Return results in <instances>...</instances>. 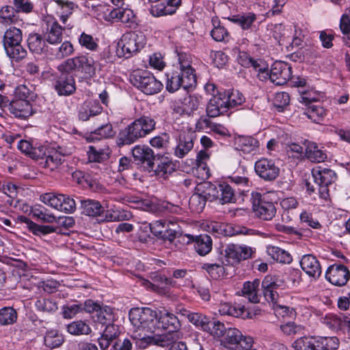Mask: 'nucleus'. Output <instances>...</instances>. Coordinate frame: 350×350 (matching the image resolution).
<instances>
[{"label":"nucleus","instance_id":"9","mask_svg":"<svg viewBox=\"0 0 350 350\" xmlns=\"http://www.w3.org/2000/svg\"><path fill=\"white\" fill-rule=\"evenodd\" d=\"M252 208L255 215L264 220H271L276 213L274 204L269 200L267 194L261 195L255 192L252 193Z\"/></svg>","mask_w":350,"mask_h":350},{"label":"nucleus","instance_id":"12","mask_svg":"<svg viewBox=\"0 0 350 350\" xmlns=\"http://www.w3.org/2000/svg\"><path fill=\"white\" fill-rule=\"evenodd\" d=\"M199 98L197 96H191L188 92L183 98H180L173 102L172 105V114L174 118L178 116H190L197 110L199 105Z\"/></svg>","mask_w":350,"mask_h":350},{"label":"nucleus","instance_id":"32","mask_svg":"<svg viewBox=\"0 0 350 350\" xmlns=\"http://www.w3.org/2000/svg\"><path fill=\"white\" fill-rule=\"evenodd\" d=\"M23 154L33 160L42 159L46 154L45 148L33 144L32 140L23 139Z\"/></svg>","mask_w":350,"mask_h":350},{"label":"nucleus","instance_id":"5","mask_svg":"<svg viewBox=\"0 0 350 350\" xmlns=\"http://www.w3.org/2000/svg\"><path fill=\"white\" fill-rule=\"evenodd\" d=\"M312 175L315 184L318 186L319 199L327 201L329 198L328 187L336 181V172L329 168L317 166L312 170Z\"/></svg>","mask_w":350,"mask_h":350},{"label":"nucleus","instance_id":"22","mask_svg":"<svg viewBox=\"0 0 350 350\" xmlns=\"http://www.w3.org/2000/svg\"><path fill=\"white\" fill-rule=\"evenodd\" d=\"M15 8L11 6H5L0 10V23L2 24L9 25L16 23L19 20L17 14L22 10V0H13Z\"/></svg>","mask_w":350,"mask_h":350},{"label":"nucleus","instance_id":"62","mask_svg":"<svg viewBox=\"0 0 350 350\" xmlns=\"http://www.w3.org/2000/svg\"><path fill=\"white\" fill-rule=\"evenodd\" d=\"M149 226L151 232L154 236L161 238L169 227V224L163 220H157L150 223Z\"/></svg>","mask_w":350,"mask_h":350},{"label":"nucleus","instance_id":"10","mask_svg":"<svg viewBox=\"0 0 350 350\" xmlns=\"http://www.w3.org/2000/svg\"><path fill=\"white\" fill-rule=\"evenodd\" d=\"M180 64V75H172L169 78L167 75L166 88H195L197 85V78L194 73L195 70L191 66H184Z\"/></svg>","mask_w":350,"mask_h":350},{"label":"nucleus","instance_id":"55","mask_svg":"<svg viewBox=\"0 0 350 350\" xmlns=\"http://www.w3.org/2000/svg\"><path fill=\"white\" fill-rule=\"evenodd\" d=\"M202 268L215 280L219 279L224 274V268L218 263H204Z\"/></svg>","mask_w":350,"mask_h":350},{"label":"nucleus","instance_id":"39","mask_svg":"<svg viewBox=\"0 0 350 350\" xmlns=\"http://www.w3.org/2000/svg\"><path fill=\"white\" fill-rule=\"evenodd\" d=\"M67 331L72 335H88L92 329L88 324L83 321H75L67 325Z\"/></svg>","mask_w":350,"mask_h":350},{"label":"nucleus","instance_id":"4","mask_svg":"<svg viewBox=\"0 0 350 350\" xmlns=\"http://www.w3.org/2000/svg\"><path fill=\"white\" fill-rule=\"evenodd\" d=\"M22 31L19 27H12L6 31L4 35V47L13 66H20L22 56Z\"/></svg>","mask_w":350,"mask_h":350},{"label":"nucleus","instance_id":"52","mask_svg":"<svg viewBox=\"0 0 350 350\" xmlns=\"http://www.w3.org/2000/svg\"><path fill=\"white\" fill-rule=\"evenodd\" d=\"M36 308L42 312H54L57 310V303L51 299L42 298L35 304Z\"/></svg>","mask_w":350,"mask_h":350},{"label":"nucleus","instance_id":"49","mask_svg":"<svg viewBox=\"0 0 350 350\" xmlns=\"http://www.w3.org/2000/svg\"><path fill=\"white\" fill-rule=\"evenodd\" d=\"M27 42L29 50L36 53H40L44 45L42 36L38 33L29 35Z\"/></svg>","mask_w":350,"mask_h":350},{"label":"nucleus","instance_id":"45","mask_svg":"<svg viewBox=\"0 0 350 350\" xmlns=\"http://www.w3.org/2000/svg\"><path fill=\"white\" fill-rule=\"evenodd\" d=\"M88 154L90 161L100 163L109 159L110 151L109 148L97 149L94 146H90Z\"/></svg>","mask_w":350,"mask_h":350},{"label":"nucleus","instance_id":"28","mask_svg":"<svg viewBox=\"0 0 350 350\" xmlns=\"http://www.w3.org/2000/svg\"><path fill=\"white\" fill-rule=\"evenodd\" d=\"M133 155L135 161L141 163H146L150 167H152L154 160L153 150L146 146H136L133 149Z\"/></svg>","mask_w":350,"mask_h":350},{"label":"nucleus","instance_id":"1","mask_svg":"<svg viewBox=\"0 0 350 350\" xmlns=\"http://www.w3.org/2000/svg\"><path fill=\"white\" fill-rule=\"evenodd\" d=\"M129 319L136 332L142 329L153 333L157 329H163L178 334L181 326L177 317L166 309L133 308L129 312Z\"/></svg>","mask_w":350,"mask_h":350},{"label":"nucleus","instance_id":"46","mask_svg":"<svg viewBox=\"0 0 350 350\" xmlns=\"http://www.w3.org/2000/svg\"><path fill=\"white\" fill-rule=\"evenodd\" d=\"M17 313L12 307H4L0 309V325L13 324L16 321Z\"/></svg>","mask_w":350,"mask_h":350},{"label":"nucleus","instance_id":"24","mask_svg":"<svg viewBox=\"0 0 350 350\" xmlns=\"http://www.w3.org/2000/svg\"><path fill=\"white\" fill-rule=\"evenodd\" d=\"M180 3L181 0H167L166 3L162 2L152 6L150 13L157 17L173 14Z\"/></svg>","mask_w":350,"mask_h":350},{"label":"nucleus","instance_id":"44","mask_svg":"<svg viewBox=\"0 0 350 350\" xmlns=\"http://www.w3.org/2000/svg\"><path fill=\"white\" fill-rule=\"evenodd\" d=\"M238 62L242 66L245 68H256L257 66H265V62L262 59H254L252 57L250 56L249 54H247L245 51H241L239 53L238 57H237Z\"/></svg>","mask_w":350,"mask_h":350},{"label":"nucleus","instance_id":"58","mask_svg":"<svg viewBox=\"0 0 350 350\" xmlns=\"http://www.w3.org/2000/svg\"><path fill=\"white\" fill-rule=\"evenodd\" d=\"M282 332L288 336L301 334L304 333V327L301 325H297L294 322H288L280 325Z\"/></svg>","mask_w":350,"mask_h":350},{"label":"nucleus","instance_id":"48","mask_svg":"<svg viewBox=\"0 0 350 350\" xmlns=\"http://www.w3.org/2000/svg\"><path fill=\"white\" fill-rule=\"evenodd\" d=\"M290 96L287 92H280L275 94L273 103L278 112H283L284 109L289 105Z\"/></svg>","mask_w":350,"mask_h":350},{"label":"nucleus","instance_id":"63","mask_svg":"<svg viewBox=\"0 0 350 350\" xmlns=\"http://www.w3.org/2000/svg\"><path fill=\"white\" fill-rule=\"evenodd\" d=\"M96 321L103 325L107 323V321H110L111 317V309L108 306H100V309L96 310Z\"/></svg>","mask_w":350,"mask_h":350},{"label":"nucleus","instance_id":"17","mask_svg":"<svg viewBox=\"0 0 350 350\" xmlns=\"http://www.w3.org/2000/svg\"><path fill=\"white\" fill-rule=\"evenodd\" d=\"M325 279L334 286H343L350 279V271L346 266L335 263L327 268Z\"/></svg>","mask_w":350,"mask_h":350},{"label":"nucleus","instance_id":"16","mask_svg":"<svg viewBox=\"0 0 350 350\" xmlns=\"http://www.w3.org/2000/svg\"><path fill=\"white\" fill-rule=\"evenodd\" d=\"M94 61L85 55L77 56L73 58L67 59L59 64L58 70H79L90 74L93 70Z\"/></svg>","mask_w":350,"mask_h":350},{"label":"nucleus","instance_id":"19","mask_svg":"<svg viewBox=\"0 0 350 350\" xmlns=\"http://www.w3.org/2000/svg\"><path fill=\"white\" fill-rule=\"evenodd\" d=\"M23 213L31 216L33 219L44 223H53L56 221V217L50 213L44 206L40 204L29 206L23 204Z\"/></svg>","mask_w":350,"mask_h":350},{"label":"nucleus","instance_id":"25","mask_svg":"<svg viewBox=\"0 0 350 350\" xmlns=\"http://www.w3.org/2000/svg\"><path fill=\"white\" fill-rule=\"evenodd\" d=\"M81 208L83 214L92 217L100 216L105 212V208L100 202L93 199L81 200Z\"/></svg>","mask_w":350,"mask_h":350},{"label":"nucleus","instance_id":"53","mask_svg":"<svg viewBox=\"0 0 350 350\" xmlns=\"http://www.w3.org/2000/svg\"><path fill=\"white\" fill-rule=\"evenodd\" d=\"M61 72L55 88H75V82L70 70H59Z\"/></svg>","mask_w":350,"mask_h":350},{"label":"nucleus","instance_id":"35","mask_svg":"<svg viewBox=\"0 0 350 350\" xmlns=\"http://www.w3.org/2000/svg\"><path fill=\"white\" fill-rule=\"evenodd\" d=\"M267 252L274 260L280 263L290 264L293 260L291 255L287 251L276 246H267Z\"/></svg>","mask_w":350,"mask_h":350},{"label":"nucleus","instance_id":"2","mask_svg":"<svg viewBox=\"0 0 350 350\" xmlns=\"http://www.w3.org/2000/svg\"><path fill=\"white\" fill-rule=\"evenodd\" d=\"M213 97L206 107L207 116L217 117L229 109L241 105L245 102V96L238 89H212Z\"/></svg>","mask_w":350,"mask_h":350},{"label":"nucleus","instance_id":"61","mask_svg":"<svg viewBox=\"0 0 350 350\" xmlns=\"http://www.w3.org/2000/svg\"><path fill=\"white\" fill-rule=\"evenodd\" d=\"M319 99V93L314 89H306L300 92L299 100L305 105L312 102L317 101Z\"/></svg>","mask_w":350,"mask_h":350},{"label":"nucleus","instance_id":"43","mask_svg":"<svg viewBox=\"0 0 350 350\" xmlns=\"http://www.w3.org/2000/svg\"><path fill=\"white\" fill-rule=\"evenodd\" d=\"M304 114L315 123H319L323 121L326 116V110L320 105H312L309 107Z\"/></svg>","mask_w":350,"mask_h":350},{"label":"nucleus","instance_id":"30","mask_svg":"<svg viewBox=\"0 0 350 350\" xmlns=\"http://www.w3.org/2000/svg\"><path fill=\"white\" fill-rule=\"evenodd\" d=\"M209 197V195L207 194V188L201 193H193L189 200L190 210L192 212L201 213L204 208L206 202H211Z\"/></svg>","mask_w":350,"mask_h":350},{"label":"nucleus","instance_id":"18","mask_svg":"<svg viewBox=\"0 0 350 350\" xmlns=\"http://www.w3.org/2000/svg\"><path fill=\"white\" fill-rule=\"evenodd\" d=\"M291 72V67L288 64L275 62L271 68V83L275 85H284L290 79Z\"/></svg>","mask_w":350,"mask_h":350},{"label":"nucleus","instance_id":"34","mask_svg":"<svg viewBox=\"0 0 350 350\" xmlns=\"http://www.w3.org/2000/svg\"><path fill=\"white\" fill-rule=\"evenodd\" d=\"M339 340L336 337H314V350H337Z\"/></svg>","mask_w":350,"mask_h":350},{"label":"nucleus","instance_id":"42","mask_svg":"<svg viewBox=\"0 0 350 350\" xmlns=\"http://www.w3.org/2000/svg\"><path fill=\"white\" fill-rule=\"evenodd\" d=\"M154 336V345L166 347L172 345L178 338V334L167 332L162 334H155Z\"/></svg>","mask_w":350,"mask_h":350},{"label":"nucleus","instance_id":"60","mask_svg":"<svg viewBox=\"0 0 350 350\" xmlns=\"http://www.w3.org/2000/svg\"><path fill=\"white\" fill-rule=\"evenodd\" d=\"M110 17L117 18L122 23H129L133 17V12L131 10L113 9L110 11Z\"/></svg>","mask_w":350,"mask_h":350},{"label":"nucleus","instance_id":"29","mask_svg":"<svg viewBox=\"0 0 350 350\" xmlns=\"http://www.w3.org/2000/svg\"><path fill=\"white\" fill-rule=\"evenodd\" d=\"M260 280L255 279L252 282H245L242 288V295L250 302L258 303L260 295L258 294Z\"/></svg>","mask_w":350,"mask_h":350},{"label":"nucleus","instance_id":"23","mask_svg":"<svg viewBox=\"0 0 350 350\" xmlns=\"http://www.w3.org/2000/svg\"><path fill=\"white\" fill-rule=\"evenodd\" d=\"M189 241L194 243L196 252L200 256H205L212 250V239L208 234H200L198 236L187 235Z\"/></svg>","mask_w":350,"mask_h":350},{"label":"nucleus","instance_id":"50","mask_svg":"<svg viewBox=\"0 0 350 350\" xmlns=\"http://www.w3.org/2000/svg\"><path fill=\"white\" fill-rule=\"evenodd\" d=\"M74 51L72 44L65 41L53 52V55L57 59H62L73 54Z\"/></svg>","mask_w":350,"mask_h":350},{"label":"nucleus","instance_id":"7","mask_svg":"<svg viewBox=\"0 0 350 350\" xmlns=\"http://www.w3.org/2000/svg\"><path fill=\"white\" fill-rule=\"evenodd\" d=\"M42 202L65 213H72L76 210L75 200L69 196L55 193H46L40 196Z\"/></svg>","mask_w":350,"mask_h":350},{"label":"nucleus","instance_id":"54","mask_svg":"<svg viewBox=\"0 0 350 350\" xmlns=\"http://www.w3.org/2000/svg\"><path fill=\"white\" fill-rule=\"evenodd\" d=\"M189 321L202 330L209 329L207 327L209 318L202 313L193 312L188 314Z\"/></svg>","mask_w":350,"mask_h":350},{"label":"nucleus","instance_id":"36","mask_svg":"<svg viewBox=\"0 0 350 350\" xmlns=\"http://www.w3.org/2000/svg\"><path fill=\"white\" fill-rule=\"evenodd\" d=\"M228 19L245 30L252 28L253 23L256 20V15L252 12H248L243 14L233 15L228 17Z\"/></svg>","mask_w":350,"mask_h":350},{"label":"nucleus","instance_id":"6","mask_svg":"<svg viewBox=\"0 0 350 350\" xmlns=\"http://www.w3.org/2000/svg\"><path fill=\"white\" fill-rule=\"evenodd\" d=\"M146 37L140 31H129L124 33L118 43L124 56L129 58L144 48Z\"/></svg>","mask_w":350,"mask_h":350},{"label":"nucleus","instance_id":"41","mask_svg":"<svg viewBox=\"0 0 350 350\" xmlns=\"http://www.w3.org/2000/svg\"><path fill=\"white\" fill-rule=\"evenodd\" d=\"M306 154L308 159L316 163L323 162L327 157V154L319 148L315 144H312L307 147Z\"/></svg>","mask_w":350,"mask_h":350},{"label":"nucleus","instance_id":"21","mask_svg":"<svg viewBox=\"0 0 350 350\" xmlns=\"http://www.w3.org/2000/svg\"><path fill=\"white\" fill-rule=\"evenodd\" d=\"M302 270L310 278L317 279L320 277L322 270L319 261L312 254H305L300 260Z\"/></svg>","mask_w":350,"mask_h":350},{"label":"nucleus","instance_id":"13","mask_svg":"<svg viewBox=\"0 0 350 350\" xmlns=\"http://www.w3.org/2000/svg\"><path fill=\"white\" fill-rule=\"evenodd\" d=\"M207 194L211 198V202L218 200L221 204L235 202L234 191L228 183H223L215 185L207 184Z\"/></svg>","mask_w":350,"mask_h":350},{"label":"nucleus","instance_id":"37","mask_svg":"<svg viewBox=\"0 0 350 350\" xmlns=\"http://www.w3.org/2000/svg\"><path fill=\"white\" fill-rule=\"evenodd\" d=\"M23 224H26V227L30 232L38 236L49 234L56 230L53 226L38 225L25 217H23Z\"/></svg>","mask_w":350,"mask_h":350},{"label":"nucleus","instance_id":"8","mask_svg":"<svg viewBox=\"0 0 350 350\" xmlns=\"http://www.w3.org/2000/svg\"><path fill=\"white\" fill-rule=\"evenodd\" d=\"M222 342L232 350H249L254 341L252 337L243 335L239 329L230 327L225 332Z\"/></svg>","mask_w":350,"mask_h":350},{"label":"nucleus","instance_id":"31","mask_svg":"<svg viewBox=\"0 0 350 350\" xmlns=\"http://www.w3.org/2000/svg\"><path fill=\"white\" fill-rule=\"evenodd\" d=\"M193 148V139L191 135L180 136L176 146L174 148V155L178 158H183Z\"/></svg>","mask_w":350,"mask_h":350},{"label":"nucleus","instance_id":"47","mask_svg":"<svg viewBox=\"0 0 350 350\" xmlns=\"http://www.w3.org/2000/svg\"><path fill=\"white\" fill-rule=\"evenodd\" d=\"M170 136L166 132L161 133V134L152 137L149 143L150 146L157 149H166L170 144Z\"/></svg>","mask_w":350,"mask_h":350},{"label":"nucleus","instance_id":"11","mask_svg":"<svg viewBox=\"0 0 350 350\" xmlns=\"http://www.w3.org/2000/svg\"><path fill=\"white\" fill-rule=\"evenodd\" d=\"M254 252L255 250L250 246L230 243L224 249V256L229 265H235L252 258Z\"/></svg>","mask_w":350,"mask_h":350},{"label":"nucleus","instance_id":"40","mask_svg":"<svg viewBox=\"0 0 350 350\" xmlns=\"http://www.w3.org/2000/svg\"><path fill=\"white\" fill-rule=\"evenodd\" d=\"M64 342V336L57 330L48 331L44 336V345L50 348L55 349L60 347Z\"/></svg>","mask_w":350,"mask_h":350},{"label":"nucleus","instance_id":"27","mask_svg":"<svg viewBox=\"0 0 350 350\" xmlns=\"http://www.w3.org/2000/svg\"><path fill=\"white\" fill-rule=\"evenodd\" d=\"M175 166L170 157L162 156L158 159V163L154 169L155 175L159 178L167 179L174 172Z\"/></svg>","mask_w":350,"mask_h":350},{"label":"nucleus","instance_id":"20","mask_svg":"<svg viewBox=\"0 0 350 350\" xmlns=\"http://www.w3.org/2000/svg\"><path fill=\"white\" fill-rule=\"evenodd\" d=\"M131 82L135 88H160L163 86L161 81L147 71L135 72L131 75Z\"/></svg>","mask_w":350,"mask_h":350},{"label":"nucleus","instance_id":"56","mask_svg":"<svg viewBox=\"0 0 350 350\" xmlns=\"http://www.w3.org/2000/svg\"><path fill=\"white\" fill-rule=\"evenodd\" d=\"M207 327L209 329H205V332L210 333L215 336H221L225 334L226 329L224 323L219 321L211 320L209 319L207 323Z\"/></svg>","mask_w":350,"mask_h":350},{"label":"nucleus","instance_id":"26","mask_svg":"<svg viewBox=\"0 0 350 350\" xmlns=\"http://www.w3.org/2000/svg\"><path fill=\"white\" fill-rule=\"evenodd\" d=\"M219 312L222 315H229L243 319L251 317L250 312L245 306L241 305L224 303L220 305Z\"/></svg>","mask_w":350,"mask_h":350},{"label":"nucleus","instance_id":"64","mask_svg":"<svg viewBox=\"0 0 350 350\" xmlns=\"http://www.w3.org/2000/svg\"><path fill=\"white\" fill-rule=\"evenodd\" d=\"M340 28L342 33L350 40V8L342 14L340 19Z\"/></svg>","mask_w":350,"mask_h":350},{"label":"nucleus","instance_id":"15","mask_svg":"<svg viewBox=\"0 0 350 350\" xmlns=\"http://www.w3.org/2000/svg\"><path fill=\"white\" fill-rule=\"evenodd\" d=\"M284 281L278 278L267 275L262 282V290L265 299L269 303L276 304L279 298L278 290L282 289Z\"/></svg>","mask_w":350,"mask_h":350},{"label":"nucleus","instance_id":"33","mask_svg":"<svg viewBox=\"0 0 350 350\" xmlns=\"http://www.w3.org/2000/svg\"><path fill=\"white\" fill-rule=\"evenodd\" d=\"M63 28L57 21L48 22L46 40L51 44L60 43L62 40Z\"/></svg>","mask_w":350,"mask_h":350},{"label":"nucleus","instance_id":"59","mask_svg":"<svg viewBox=\"0 0 350 350\" xmlns=\"http://www.w3.org/2000/svg\"><path fill=\"white\" fill-rule=\"evenodd\" d=\"M323 323L332 329H342V316L327 314L323 318Z\"/></svg>","mask_w":350,"mask_h":350},{"label":"nucleus","instance_id":"57","mask_svg":"<svg viewBox=\"0 0 350 350\" xmlns=\"http://www.w3.org/2000/svg\"><path fill=\"white\" fill-rule=\"evenodd\" d=\"M148 62L152 68L159 71L163 70L166 66L164 57L159 52L154 53L149 55Z\"/></svg>","mask_w":350,"mask_h":350},{"label":"nucleus","instance_id":"3","mask_svg":"<svg viewBox=\"0 0 350 350\" xmlns=\"http://www.w3.org/2000/svg\"><path fill=\"white\" fill-rule=\"evenodd\" d=\"M155 125L156 122L152 118L143 116L121 130L117 137V144L122 146L133 144L154 131Z\"/></svg>","mask_w":350,"mask_h":350},{"label":"nucleus","instance_id":"51","mask_svg":"<svg viewBox=\"0 0 350 350\" xmlns=\"http://www.w3.org/2000/svg\"><path fill=\"white\" fill-rule=\"evenodd\" d=\"M314 337L303 336L295 340L292 347L295 350H314Z\"/></svg>","mask_w":350,"mask_h":350},{"label":"nucleus","instance_id":"14","mask_svg":"<svg viewBox=\"0 0 350 350\" xmlns=\"http://www.w3.org/2000/svg\"><path fill=\"white\" fill-rule=\"evenodd\" d=\"M254 170L256 174L265 181H273L275 180L280 174V167L272 159L262 158L254 164Z\"/></svg>","mask_w":350,"mask_h":350},{"label":"nucleus","instance_id":"38","mask_svg":"<svg viewBox=\"0 0 350 350\" xmlns=\"http://www.w3.org/2000/svg\"><path fill=\"white\" fill-rule=\"evenodd\" d=\"M239 149L244 153L250 154L257 150L259 147V142L251 136H243L238 139Z\"/></svg>","mask_w":350,"mask_h":350}]
</instances>
